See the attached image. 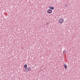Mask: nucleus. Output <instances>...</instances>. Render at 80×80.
Listing matches in <instances>:
<instances>
[{
  "instance_id": "obj_2",
  "label": "nucleus",
  "mask_w": 80,
  "mask_h": 80,
  "mask_svg": "<svg viewBox=\"0 0 80 80\" xmlns=\"http://www.w3.org/2000/svg\"><path fill=\"white\" fill-rule=\"evenodd\" d=\"M47 12L48 13H49V14H50V13H52V10L51 9H48V10Z\"/></svg>"
},
{
  "instance_id": "obj_4",
  "label": "nucleus",
  "mask_w": 80,
  "mask_h": 80,
  "mask_svg": "<svg viewBox=\"0 0 80 80\" xmlns=\"http://www.w3.org/2000/svg\"><path fill=\"white\" fill-rule=\"evenodd\" d=\"M49 8L50 9H51V10H54V7H53L50 6L49 7Z\"/></svg>"
},
{
  "instance_id": "obj_7",
  "label": "nucleus",
  "mask_w": 80,
  "mask_h": 80,
  "mask_svg": "<svg viewBox=\"0 0 80 80\" xmlns=\"http://www.w3.org/2000/svg\"><path fill=\"white\" fill-rule=\"evenodd\" d=\"M68 4H66L65 5V7L66 8H67V7H68Z\"/></svg>"
},
{
  "instance_id": "obj_6",
  "label": "nucleus",
  "mask_w": 80,
  "mask_h": 80,
  "mask_svg": "<svg viewBox=\"0 0 80 80\" xmlns=\"http://www.w3.org/2000/svg\"><path fill=\"white\" fill-rule=\"evenodd\" d=\"M27 67V65L25 64V65H24V68H26Z\"/></svg>"
},
{
  "instance_id": "obj_5",
  "label": "nucleus",
  "mask_w": 80,
  "mask_h": 80,
  "mask_svg": "<svg viewBox=\"0 0 80 80\" xmlns=\"http://www.w3.org/2000/svg\"><path fill=\"white\" fill-rule=\"evenodd\" d=\"M64 68H67V66L66 64L64 65Z\"/></svg>"
},
{
  "instance_id": "obj_9",
  "label": "nucleus",
  "mask_w": 80,
  "mask_h": 80,
  "mask_svg": "<svg viewBox=\"0 0 80 80\" xmlns=\"http://www.w3.org/2000/svg\"><path fill=\"white\" fill-rule=\"evenodd\" d=\"M48 23L46 24L47 25H48Z\"/></svg>"
},
{
  "instance_id": "obj_3",
  "label": "nucleus",
  "mask_w": 80,
  "mask_h": 80,
  "mask_svg": "<svg viewBox=\"0 0 80 80\" xmlns=\"http://www.w3.org/2000/svg\"><path fill=\"white\" fill-rule=\"evenodd\" d=\"M27 72H28L29 71H30V70H31V68L30 67H28L26 69H25Z\"/></svg>"
},
{
  "instance_id": "obj_1",
  "label": "nucleus",
  "mask_w": 80,
  "mask_h": 80,
  "mask_svg": "<svg viewBox=\"0 0 80 80\" xmlns=\"http://www.w3.org/2000/svg\"><path fill=\"white\" fill-rule=\"evenodd\" d=\"M58 22L59 23H63V19H59Z\"/></svg>"
},
{
  "instance_id": "obj_8",
  "label": "nucleus",
  "mask_w": 80,
  "mask_h": 80,
  "mask_svg": "<svg viewBox=\"0 0 80 80\" xmlns=\"http://www.w3.org/2000/svg\"><path fill=\"white\" fill-rule=\"evenodd\" d=\"M63 53L64 54H65V53H66V51H65V50H64L63 51Z\"/></svg>"
}]
</instances>
